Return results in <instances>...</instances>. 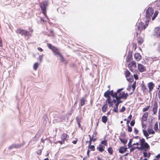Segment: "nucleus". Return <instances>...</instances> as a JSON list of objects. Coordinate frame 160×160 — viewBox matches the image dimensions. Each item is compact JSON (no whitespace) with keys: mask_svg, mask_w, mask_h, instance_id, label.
<instances>
[{"mask_svg":"<svg viewBox=\"0 0 160 160\" xmlns=\"http://www.w3.org/2000/svg\"><path fill=\"white\" fill-rule=\"evenodd\" d=\"M130 72L128 70H127L125 72V77L126 78L129 77L130 75Z\"/></svg>","mask_w":160,"mask_h":160,"instance_id":"nucleus-35","label":"nucleus"},{"mask_svg":"<svg viewBox=\"0 0 160 160\" xmlns=\"http://www.w3.org/2000/svg\"><path fill=\"white\" fill-rule=\"evenodd\" d=\"M127 80L130 82H133L134 79L133 77H131L128 78L127 79Z\"/></svg>","mask_w":160,"mask_h":160,"instance_id":"nucleus-41","label":"nucleus"},{"mask_svg":"<svg viewBox=\"0 0 160 160\" xmlns=\"http://www.w3.org/2000/svg\"><path fill=\"white\" fill-rule=\"evenodd\" d=\"M143 133L144 135L146 137V138L147 139L148 138H150V137H148V136L149 135V133L146 130H143Z\"/></svg>","mask_w":160,"mask_h":160,"instance_id":"nucleus-23","label":"nucleus"},{"mask_svg":"<svg viewBox=\"0 0 160 160\" xmlns=\"http://www.w3.org/2000/svg\"><path fill=\"white\" fill-rule=\"evenodd\" d=\"M160 158V154H158L155 157V158L153 160H159Z\"/></svg>","mask_w":160,"mask_h":160,"instance_id":"nucleus-48","label":"nucleus"},{"mask_svg":"<svg viewBox=\"0 0 160 160\" xmlns=\"http://www.w3.org/2000/svg\"><path fill=\"white\" fill-rule=\"evenodd\" d=\"M52 51L55 55H57L59 56L61 54V53L58 51V48L56 47Z\"/></svg>","mask_w":160,"mask_h":160,"instance_id":"nucleus-18","label":"nucleus"},{"mask_svg":"<svg viewBox=\"0 0 160 160\" xmlns=\"http://www.w3.org/2000/svg\"><path fill=\"white\" fill-rule=\"evenodd\" d=\"M37 154L40 155L42 153V150L41 149H39L38 150L37 152Z\"/></svg>","mask_w":160,"mask_h":160,"instance_id":"nucleus-57","label":"nucleus"},{"mask_svg":"<svg viewBox=\"0 0 160 160\" xmlns=\"http://www.w3.org/2000/svg\"><path fill=\"white\" fill-rule=\"evenodd\" d=\"M134 57L137 61H139L142 58L141 55L138 53H136L134 54Z\"/></svg>","mask_w":160,"mask_h":160,"instance_id":"nucleus-14","label":"nucleus"},{"mask_svg":"<svg viewBox=\"0 0 160 160\" xmlns=\"http://www.w3.org/2000/svg\"><path fill=\"white\" fill-rule=\"evenodd\" d=\"M48 2L47 1H45L40 3V6L41 10L44 16L48 18V17L46 14V8L48 6Z\"/></svg>","mask_w":160,"mask_h":160,"instance_id":"nucleus-2","label":"nucleus"},{"mask_svg":"<svg viewBox=\"0 0 160 160\" xmlns=\"http://www.w3.org/2000/svg\"><path fill=\"white\" fill-rule=\"evenodd\" d=\"M138 70L141 72H145L146 70L145 67L141 64H138Z\"/></svg>","mask_w":160,"mask_h":160,"instance_id":"nucleus-7","label":"nucleus"},{"mask_svg":"<svg viewBox=\"0 0 160 160\" xmlns=\"http://www.w3.org/2000/svg\"><path fill=\"white\" fill-rule=\"evenodd\" d=\"M107 100H106V103H107V102H111V97L110 96H109L108 97H107Z\"/></svg>","mask_w":160,"mask_h":160,"instance_id":"nucleus-47","label":"nucleus"},{"mask_svg":"<svg viewBox=\"0 0 160 160\" xmlns=\"http://www.w3.org/2000/svg\"><path fill=\"white\" fill-rule=\"evenodd\" d=\"M158 11H155L153 17L152 18V20H154L155 18L157 17L158 14Z\"/></svg>","mask_w":160,"mask_h":160,"instance_id":"nucleus-29","label":"nucleus"},{"mask_svg":"<svg viewBox=\"0 0 160 160\" xmlns=\"http://www.w3.org/2000/svg\"><path fill=\"white\" fill-rule=\"evenodd\" d=\"M119 139L120 141L121 142L123 143L124 144H126L127 142V140L125 139H122L121 138H119Z\"/></svg>","mask_w":160,"mask_h":160,"instance_id":"nucleus-27","label":"nucleus"},{"mask_svg":"<svg viewBox=\"0 0 160 160\" xmlns=\"http://www.w3.org/2000/svg\"><path fill=\"white\" fill-rule=\"evenodd\" d=\"M158 107V103L157 102L155 101L154 102L153 105V108L152 109V111L153 112V114H156L157 112Z\"/></svg>","mask_w":160,"mask_h":160,"instance_id":"nucleus-6","label":"nucleus"},{"mask_svg":"<svg viewBox=\"0 0 160 160\" xmlns=\"http://www.w3.org/2000/svg\"><path fill=\"white\" fill-rule=\"evenodd\" d=\"M154 129L156 131H158L160 132V130L158 129V123L157 122L155 123L154 127Z\"/></svg>","mask_w":160,"mask_h":160,"instance_id":"nucleus-30","label":"nucleus"},{"mask_svg":"<svg viewBox=\"0 0 160 160\" xmlns=\"http://www.w3.org/2000/svg\"><path fill=\"white\" fill-rule=\"evenodd\" d=\"M85 98H81L80 100V105L81 106H83L85 104V102L86 101Z\"/></svg>","mask_w":160,"mask_h":160,"instance_id":"nucleus-20","label":"nucleus"},{"mask_svg":"<svg viewBox=\"0 0 160 160\" xmlns=\"http://www.w3.org/2000/svg\"><path fill=\"white\" fill-rule=\"evenodd\" d=\"M136 81H135L132 84V87L133 88V91H134L135 89L136 88Z\"/></svg>","mask_w":160,"mask_h":160,"instance_id":"nucleus-42","label":"nucleus"},{"mask_svg":"<svg viewBox=\"0 0 160 160\" xmlns=\"http://www.w3.org/2000/svg\"><path fill=\"white\" fill-rule=\"evenodd\" d=\"M148 85L149 88V92L150 93L154 87V85L152 82H149Z\"/></svg>","mask_w":160,"mask_h":160,"instance_id":"nucleus-9","label":"nucleus"},{"mask_svg":"<svg viewBox=\"0 0 160 160\" xmlns=\"http://www.w3.org/2000/svg\"><path fill=\"white\" fill-rule=\"evenodd\" d=\"M78 141V139L77 138H76L75 140H74L72 141V142L74 144H76L77 142Z\"/></svg>","mask_w":160,"mask_h":160,"instance_id":"nucleus-60","label":"nucleus"},{"mask_svg":"<svg viewBox=\"0 0 160 160\" xmlns=\"http://www.w3.org/2000/svg\"><path fill=\"white\" fill-rule=\"evenodd\" d=\"M125 109H126L125 108L124 106H122V108L120 110V112H123L125 110Z\"/></svg>","mask_w":160,"mask_h":160,"instance_id":"nucleus-53","label":"nucleus"},{"mask_svg":"<svg viewBox=\"0 0 160 160\" xmlns=\"http://www.w3.org/2000/svg\"><path fill=\"white\" fill-rule=\"evenodd\" d=\"M88 147L89 149H91L92 151H94L95 150V147L94 145H91L89 144Z\"/></svg>","mask_w":160,"mask_h":160,"instance_id":"nucleus-40","label":"nucleus"},{"mask_svg":"<svg viewBox=\"0 0 160 160\" xmlns=\"http://www.w3.org/2000/svg\"><path fill=\"white\" fill-rule=\"evenodd\" d=\"M108 108V105L107 103H106L102 107V112H106L107 109Z\"/></svg>","mask_w":160,"mask_h":160,"instance_id":"nucleus-21","label":"nucleus"},{"mask_svg":"<svg viewBox=\"0 0 160 160\" xmlns=\"http://www.w3.org/2000/svg\"><path fill=\"white\" fill-rule=\"evenodd\" d=\"M158 119L160 120V108L159 109L158 112Z\"/></svg>","mask_w":160,"mask_h":160,"instance_id":"nucleus-61","label":"nucleus"},{"mask_svg":"<svg viewBox=\"0 0 160 160\" xmlns=\"http://www.w3.org/2000/svg\"><path fill=\"white\" fill-rule=\"evenodd\" d=\"M108 153L110 154L111 155H112L113 153V151L112 148L110 147L108 149Z\"/></svg>","mask_w":160,"mask_h":160,"instance_id":"nucleus-32","label":"nucleus"},{"mask_svg":"<svg viewBox=\"0 0 160 160\" xmlns=\"http://www.w3.org/2000/svg\"><path fill=\"white\" fill-rule=\"evenodd\" d=\"M108 91H109V92L110 94V95L112 96V95H113L114 93L113 90H112L111 91H110L109 90H108Z\"/></svg>","mask_w":160,"mask_h":160,"instance_id":"nucleus-59","label":"nucleus"},{"mask_svg":"<svg viewBox=\"0 0 160 160\" xmlns=\"http://www.w3.org/2000/svg\"><path fill=\"white\" fill-rule=\"evenodd\" d=\"M140 147L141 149H143L144 151H146V149L148 148H149V146L147 143L145 142L141 145Z\"/></svg>","mask_w":160,"mask_h":160,"instance_id":"nucleus-12","label":"nucleus"},{"mask_svg":"<svg viewBox=\"0 0 160 160\" xmlns=\"http://www.w3.org/2000/svg\"><path fill=\"white\" fill-rule=\"evenodd\" d=\"M104 147L99 145V147H97V149H98L100 152H102L104 151V149L103 148Z\"/></svg>","mask_w":160,"mask_h":160,"instance_id":"nucleus-24","label":"nucleus"},{"mask_svg":"<svg viewBox=\"0 0 160 160\" xmlns=\"http://www.w3.org/2000/svg\"><path fill=\"white\" fill-rule=\"evenodd\" d=\"M38 63H36L34 64L33 66V68L35 70H36L37 69L38 66Z\"/></svg>","mask_w":160,"mask_h":160,"instance_id":"nucleus-44","label":"nucleus"},{"mask_svg":"<svg viewBox=\"0 0 160 160\" xmlns=\"http://www.w3.org/2000/svg\"><path fill=\"white\" fill-rule=\"evenodd\" d=\"M47 46L48 48L51 49L52 51L56 47L52 46V44L50 43L47 44Z\"/></svg>","mask_w":160,"mask_h":160,"instance_id":"nucleus-28","label":"nucleus"},{"mask_svg":"<svg viewBox=\"0 0 160 160\" xmlns=\"http://www.w3.org/2000/svg\"><path fill=\"white\" fill-rule=\"evenodd\" d=\"M137 41L138 43L141 44L143 42V39L142 38L139 37L138 38Z\"/></svg>","mask_w":160,"mask_h":160,"instance_id":"nucleus-31","label":"nucleus"},{"mask_svg":"<svg viewBox=\"0 0 160 160\" xmlns=\"http://www.w3.org/2000/svg\"><path fill=\"white\" fill-rule=\"evenodd\" d=\"M77 123L78 124L79 127L81 128L82 130V127H81L80 122L79 121L77 120Z\"/></svg>","mask_w":160,"mask_h":160,"instance_id":"nucleus-55","label":"nucleus"},{"mask_svg":"<svg viewBox=\"0 0 160 160\" xmlns=\"http://www.w3.org/2000/svg\"><path fill=\"white\" fill-rule=\"evenodd\" d=\"M68 136V135L67 134L64 133L61 135V138L62 140L64 141Z\"/></svg>","mask_w":160,"mask_h":160,"instance_id":"nucleus-22","label":"nucleus"},{"mask_svg":"<svg viewBox=\"0 0 160 160\" xmlns=\"http://www.w3.org/2000/svg\"><path fill=\"white\" fill-rule=\"evenodd\" d=\"M58 56L59 57L60 59L61 60V62H66V60L64 59L63 56L61 54Z\"/></svg>","mask_w":160,"mask_h":160,"instance_id":"nucleus-36","label":"nucleus"},{"mask_svg":"<svg viewBox=\"0 0 160 160\" xmlns=\"http://www.w3.org/2000/svg\"><path fill=\"white\" fill-rule=\"evenodd\" d=\"M153 13L154 10L152 8L149 7L146 10L145 14L146 18V23L147 25L148 24L149 22L150 21L151 18L152 17Z\"/></svg>","mask_w":160,"mask_h":160,"instance_id":"nucleus-1","label":"nucleus"},{"mask_svg":"<svg viewBox=\"0 0 160 160\" xmlns=\"http://www.w3.org/2000/svg\"><path fill=\"white\" fill-rule=\"evenodd\" d=\"M123 90V88H121L120 89H118L117 91L116 92L113 93V95H112V97L113 98H118V96L119 92L121 91L122 90Z\"/></svg>","mask_w":160,"mask_h":160,"instance_id":"nucleus-11","label":"nucleus"},{"mask_svg":"<svg viewBox=\"0 0 160 160\" xmlns=\"http://www.w3.org/2000/svg\"><path fill=\"white\" fill-rule=\"evenodd\" d=\"M140 141V145L141 146L143 144L145 143V140L143 138H140V137H139Z\"/></svg>","mask_w":160,"mask_h":160,"instance_id":"nucleus-33","label":"nucleus"},{"mask_svg":"<svg viewBox=\"0 0 160 160\" xmlns=\"http://www.w3.org/2000/svg\"><path fill=\"white\" fill-rule=\"evenodd\" d=\"M132 54L130 53H128L127 56L126 58V61L127 62H129L130 60L132 58Z\"/></svg>","mask_w":160,"mask_h":160,"instance_id":"nucleus-19","label":"nucleus"},{"mask_svg":"<svg viewBox=\"0 0 160 160\" xmlns=\"http://www.w3.org/2000/svg\"><path fill=\"white\" fill-rule=\"evenodd\" d=\"M42 56H43V55H42L41 56H39V61H40V62H42Z\"/></svg>","mask_w":160,"mask_h":160,"instance_id":"nucleus-62","label":"nucleus"},{"mask_svg":"<svg viewBox=\"0 0 160 160\" xmlns=\"http://www.w3.org/2000/svg\"><path fill=\"white\" fill-rule=\"evenodd\" d=\"M120 100L118 98H115V99H113L111 101V102L113 103L114 102V103H116L117 102H118V101H120Z\"/></svg>","mask_w":160,"mask_h":160,"instance_id":"nucleus-43","label":"nucleus"},{"mask_svg":"<svg viewBox=\"0 0 160 160\" xmlns=\"http://www.w3.org/2000/svg\"><path fill=\"white\" fill-rule=\"evenodd\" d=\"M148 131L149 134H154L155 133L154 131L152 129L148 128Z\"/></svg>","mask_w":160,"mask_h":160,"instance_id":"nucleus-34","label":"nucleus"},{"mask_svg":"<svg viewBox=\"0 0 160 160\" xmlns=\"http://www.w3.org/2000/svg\"><path fill=\"white\" fill-rule=\"evenodd\" d=\"M25 143L24 142H22V144H13L11 146V148H20L22 146H23Z\"/></svg>","mask_w":160,"mask_h":160,"instance_id":"nucleus-15","label":"nucleus"},{"mask_svg":"<svg viewBox=\"0 0 160 160\" xmlns=\"http://www.w3.org/2000/svg\"><path fill=\"white\" fill-rule=\"evenodd\" d=\"M135 123V120H133L131 121V122H130V125L131 126H133L134 125Z\"/></svg>","mask_w":160,"mask_h":160,"instance_id":"nucleus-52","label":"nucleus"},{"mask_svg":"<svg viewBox=\"0 0 160 160\" xmlns=\"http://www.w3.org/2000/svg\"><path fill=\"white\" fill-rule=\"evenodd\" d=\"M150 106L149 105L147 106L146 107L144 108L143 109L142 111L143 112H145L147 111H148L150 108Z\"/></svg>","mask_w":160,"mask_h":160,"instance_id":"nucleus-39","label":"nucleus"},{"mask_svg":"<svg viewBox=\"0 0 160 160\" xmlns=\"http://www.w3.org/2000/svg\"><path fill=\"white\" fill-rule=\"evenodd\" d=\"M110 94L109 92V91L107 90L104 93V97L107 98V97L110 96Z\"/></svg>","mask_w":160,"mask_h":160,"instance_id":"nucleus-37","label":"nucleus"},{"mask_svg":"<svg viewBox=\"0 0 160 160\" xmlns=\"http://www.w3.org/2000/svg\"><path fill=\"white\" fill-rule=\"evenodd\" d=\"M136 149H138V150L141 149V147H133L131 148L130 149V151L131 152Z\"/></svg>","mask_w":160,"mask_h":160,"instance_id":"nucleus-25","label":"nucleus"},{"mask_svg":"<svg viewBox=\"0 0 160 160\" xmlns=\"http://www.w3.org/2000/svg\"><path fill=\"white\" fill-rule=\"evenodd\" d=\"M145 23V25L142 22H140L139 23L137 27L138 31L141 32L142 30L146 29L148 24L147 25L146 22Z\"/></svg>","mask_w":160,"mask_h":160,"instance_id":"nucleus-4","label":"nucleus"},{"mask_svg":"<svg viewBox=\"0 0 160 160\" xmlns=\"http://www.w3.org/2000/svg\"><path fill=\"white\" fill-rule=\"evenodd\" d=\"M127 148L123 147H121L119 149V152L120 153H123L126 152Z\"/></svg>","mask_w":160,"mask_h":160,"instance_id":"nucleus-16","label":"nucleus"},{"mask_svg":"<svg viewBox=\"0 0 160 160\" xmlns=\"http://www.w3.org/2000/svg\"><path fill=\"white\" fill-rule=\"evenodd\" d=\"M122 101L121 100L118 101V102H117L115 104V107H114L113 108V111L115 112H118V105L120 103H122Z\"/></svg>","mask_w":160,"mask_h":160,"instance_id":"nucleus-8","label":"nucleus"},{"mask_svg":"<svg viewBox=\"0 0 160 160\" xmlns=\"http://www.w3.org/2000/svg\"><path fill=\"white\" fill-rule=\"evenodd\" d=\"M107 103L108 104L109 107H112V105H113V104L111 101V102L109 101V102H107Z\"/></svg>","mask_w":160,"mask_h":160,"instance_id":"nucleus-54","label":"nucleus"},{"mask_svg":"<svg viewBox=\"0 0 160 160\" xmlns=\"http://www.w3.org/2000/svg\"><path fill=\"white\" fill-rule=\"evenodd\" d=\"M132 139H131L129 141L128 144V148H130L131 147V143L132 142Z\"/></svg>","mask_w":160,"mask_h":160,"instance_id":"nucleus-46","label":"nucleus"},{"mask_svg":"<svg viewBox=\"0 0 160 160\" xmlns=\"http://www.w3.org/2000/svg\"><path fill=\"white\" fill-rule=\"evenodd\" d=\"M132 67H134L135 68H136L137 67L136 63V62L134 61L131 62L128 65V67L129 68H131Z\"/></svg>","mask_w":160,"mask_h":160,"instance_id":"nucleus-10","label":"nucleus"},{"mask_svg":"<svg viewBox=\"0 0 160 160\" xmlns=\"http://www.w3.org/2000/svg\"><path fill=\"white\" fill-rule=\"evenodd\" d=\"M16 32L22 36H24L25 37H27L29 38V37L31 36V33L30 34L29 32L27 31L21 29L20 28L18 29L16 31Z\"/></svg>","mask_w":160,"mask_h":160,"instance_id":"nucleus-3","label":"nucleus"},{"mask_svg":"<svg viewBox=\"0 0 160 160\" xmlns=\"http://www.w3.org/2000/svg\"><path fill=\"white\" fill-rule=\"evenodd\" d=\"M142 88L144 91L146 92V90H148L147 88L144 85L142 86Z\"/></svg>","mask_w":160,"mask_h":160,"instance_id":"nucleus-51","label":"nucleus"},{"mask_svg":"<svg viewBox=\"0 0 160 160\" xmlns=\"http://www.w3.org/2000/svg\"><path fill=\"white\" fill-rule=\"evenodd\" d=\"M127 126L128 127V131L129 132H131L132 131V128L131 127H130L129 125L128 124L127 125Z\"/></svg>","mask_w":160,"mask_h":160,"instance_id":"nucleus-50","label":"nucleus"},{"mask_svg":"<svg viewBox=\"0 0 160 160\" xmlns=\"http://www.w3.org/2000/svg\"><path fill=\"white\" fill-rule=\"evenodd\" d=\"M101 143L102 144H104L105 146H106L107 145V142L106 140H104L102 141Z\"/></svg>","mask_w":160,"mask_h":160,"instance_id":"nucleus-45","label":"nucleus"},{"mask_svg":"<svg viewBox=\"0 0 160 160\" xmlns=\"http://www.w3.org/2000/svg\"><path fill=\"white\" fill-rule=\"evenodd\" d=\"M88 136L89 137V138H90V140H89V143L90 145H91V144L92 143V141H93L92 140L93 138L91 137V136L90 135H89Z\"/></svg>","mask_w":160,"mask_h":160,"instance_id":"nucleus-49","label":"nucleus"},{"mask_svg":"<svg viewBox=\"0 0 160 160\" xmlns=\"http://www.w3.org/2000/svg\"><path fill=\"white\" fill-rule=\"evenodd\" d=\"M133 76H134V78H135V79L137 80V79H138V76L137 75L134 74Z\"/></svg>","mask_w":160,"mask_h":160,"instance_id":"nucleus-63","label":"nucleus"},{"mask_svg":"<svg viewBox=\"0 0 160 160\" xmlns=\"http://www.w3.org/2000/svg\"><path fill=\"white\" fill-rule=\"evenodd\" d=\"M151 59H152V60L153 61H156L158 60V59H159L158 58H157V57L152 58H151Z\"/></svg>","mask_w":160,"mask_h":160,"instance_id":"nucleus-56","label":"nucleus"},{"mask_svg":"<svg viewBox=\"0 0 160 160\" xmlns=\"http://www.w3.org/2000/svg\"><path fill=\"white\" fill-rule=\"evenodd\" d=\"M143 154L144 157H148V158H149L150 156V154H148V153L146 152V151H145L143 152Z\"/></svg>","mask_w":160,"mask_h":160,"instance_id":"nucleus-38","label":"nucleus"},{"mask_svg":"<svg viewBox=\"0 0 160 160\" xmlns=\"http://www.w3.org/2000/svg\"><path fill=\"white\" fill-rule=\"evenodd\" d=\"M102 120L103 123H105L107 121V117L105 116H103L102 118Z\"/></svg>","mask_w":160,"mask_h":160,"instance_id":"nucleus-26","label":"nucleus"},{"mask_svg":"<svg viewBox=\"0 0 160 160\" xmlns=\"http://www.w3.org/2000/svg\"><path fill=\"white\" fill-rule=\"evenodd\" d=\"M128 96V94L127 93L126 94L124 92L121 91L119 92V93L118 96V98L119 100L121 99H126Z\"/></svg>","mask_w":160,"mask_h":160,"instance_id":"nucleus-5","label":"nucleus"},{"mask_svg":"<svg viewBox=\"0 0 160 160\" xmlns=\"http://www.w3.org/2000/svg\"><path fill=\"white\" fill-rule=\"evenodd\" d=\"M132 115H130L128 117V119L129 120H130V121L131 120V119H132Z\"/></svg>","mask_w":160,"mask_h":160,"instance_id":"nucleus-64","label":"nucleus"},{"mask_svg":"<svg viewBox=\"0 0 160 160\" xmlns=\"http://www.w3.org/2000/svg\"><path fill=\"white\" fill-rule=\"evenodd\" d=\"M138 132V130L136 128H134V133L136 134H137Z\"/></svg>","mask_w":160,"mask_h":160,"instance_id":"nucleus-58","label":"nucleus"},{"mask_svg":"<svg viewBox=\"0 0 160 160\" xmlns=\"http://www.w3.org/2000/svg\"><path fill=\"white\" fill-rule=\"evenodd\" d=\"M154 35H156L157 36H160V28L157 27L155 28L154 30Z\"/></svg>","mask_w":160,"mask_h":160,"instance_id":"nucleus-13","label":"nucleus"},{"mask_svg":"<svg viewBox=\"0 0 160 160\" xmlns=\"http://www.w3.org/2000/svg\"><path fill=\"white\" fill-rule=\"evenodd\" d=\"M148 113V112H145L143 115L142 119L143 121H146L147 120Z\"/></svg>","mask_w":160,"mask_h":160,"instance_id":"nucleus-17","label":"nucleus"}]
</instances>
